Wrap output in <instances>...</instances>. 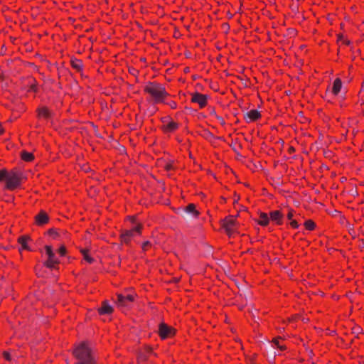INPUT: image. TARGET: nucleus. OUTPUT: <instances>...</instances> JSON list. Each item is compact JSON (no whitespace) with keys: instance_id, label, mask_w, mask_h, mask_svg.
Listing matches in <instances>:
<instances>
[{"instance_id":"obj_1","label":"nucleus","mask_w":364,"mask_h":364,"mask_svg":"<svg viewBox=\"0 0 364 364\" xmlns=\"http://www.w3.org/2000/svg\"><path fill=\"white\" fill-rule=\"evenodd\" d=\"M147 95L146 100L153 104H161L166 102V100L170 96L163 84L156 81L148 82L143 90Z\"/></svg>"},{"instance_id":"obj_2","label":"nucleus","mask_w":364,"mask_h":364,"mask_svg":"<svg viewBox=\"0 0 364 364\" xmlns=\"http://www.w3.org/2000/svg\"><path fill=\"white\" fill-rule=\"evenodd\" d=\"M77 363L82 364H95V358L89 343L84 341L78 344L73 350Z\"/></svg>"},{"instance_id":"obj_3","label":"nucleus","mask_w":364,"mask_h":364,"mask_svg":"<svg viewBox=\"0 0 364 364\" xmlns=\"http://www.w3.org/2000/svg\"><path fill=\"white\" fill-rule=\"evenodd\" d=\"M23 177L22 172L17 168L7 171L0 170V181L6 182V187L9 190H14L18 187Z\"/></svg>"},{"instance_id":"obj_4","label":"nucleus","mask_w":364,"mask_h":364,"mask_svg":"<svg viewBox=\"0 0 364 364\" xmlns=\"http://www.w3.org/2000/svg\"><path fill=\"white\" fill-rule=\"evenodd\" d=\"M142 226L141 224L136 225L135 227L130 230H125L122 232L120 235V238L122 242L125 244H129L131 240V238L134 236L135 234H141V230Z\"/></svg>"},{"instance_id":"obj_5","label":"nucleus","mask_w":364,"mask_h":364,"mask_svg":"<svg viewBox=\"0 0 364 364\" xmlns=\"http://www.w3.org/2000/svg\"><path fill=\"white\" fill-rule=\"evenodd\" d=\"M222 225L226 233L229 237H230L233 233L236 232L237 223L232 216H229L222 220Z\"/></svg>"},{"instance_id":"obj_6","label":"nucleus","mask_w":364,"mask_h":364,"mask_svg":"<svg viewBox=\"0 0 364 364\" xmlns=\"http://www.w3.org/2000/svg\"><path fill=\"white\" fill-rule=\"evenodd\" d=\"M208 99V95L196 92L191 94V102L198 104L199 109H203L207 106Z\"/></svg>"},{"instance_id":"obj_7","label":"nucleus","mask_w":364,"mask_h":364,"mask_svg":"<svg viewBox=\"0 0 364 364\" xmlns=\"http://www.w3.org/2000/svg\"><path fill=\"white\" fill-rule=\"evenodd\" d=\"M181 215L186 219L197 218L199 215L198 211L196 209V205L193 203L188 204L180 210Z\"/></svg>"},{"instance_id":"obj_8","label":"nucleus","mask_w":364,"mask_h":364,"mask_svg":"<svg viewBox=\"0 0 364 364\" xmlns=\"http://www.w3.org/2000/svg\"><path fill=\"white\" fill-rule=\"evenodd\" d=\"M136 294H129L127 295H123L122 294H118L117 304L119 307H128L129 303H132L134 300Z\"/></svg>"},{"instance_id":"obj_9","label":"nucleus","mask_w":364,"mask_h":364,"mask_svg":"<svg viewBox=\"0 0 364 364\" xmlns=\"http://www.w3.org/2000/svg\"><path fill=\"white\" fill-rule=\"evenodd\" d=\"M174 329L164 323H161L159 328V334L162 339L171 337L174 334Z\"/></svg>"},{"instance_id":"obj_10","label":"nucleus","mask_w":364,"mask_h":364,"mask_svg":"<svg viewBox=\"0 0 364 364\" xmlns=\"http://www.w3.org/2000/svg\"><path fill=\"white\" fill-rule=\"evenodd\" d=\"M36 112L39 119H48L52 117V112L46 106L38 107Z\"/></svg>"},{"instance_id":"obj_11","label":"nucleus","mask_w":364,"mask_h":364,"mask_svg":"<svg viewBox=\"0 0 364 364\" xmlns=\"http://www.w3.org/2000/svg\"><path fill=\"white\" fill-rule=\"evenodd\" d=\"M49 221L48 215L44 211L41 210L38 214L35 216V222L38 225H43Z\"/></svg>"},{"instance_id":"obj_12","label":"nucleus","mask_w":364,"mask_h":364,"mask_svg":"<svg viewBox=\"0 0 364 364\" xmlns=\"http://www.w3.org/2000/svg\"><path fill=\"white\" fill-rule=\"evenodd\" d=\"M262 117L260 112L257 109H251L247 112L245 117L247 122H255Z\"/></svg>"},{"instance_id":"obj_13","label":"nucleus","mask_w":364,"mask_h":364,"mask_svg":"<svg viewBox=\"0 0 364 364\" xmlns=\"http://www.w3.org/2000/svg\"><path fill=\"white\" fill-rule=\"evenodd\" d=\"M343 87V82L341 78L337 77L333 82L332 87L331 88V92L333 96H337Z\"/></svg>"},{"instance_id":"obj_14","label":"nucleus","mask_w":364,"mask_h":364,"mask_svg":"<svg viewBox=\"0 0 364 364\" xmlns=\"http://www.w3.org/2000/svg\"><path fill=\"white\" fill-rule=\"evenodd\" d=\"M245 165L253 171L263 170L264 167L260 161H244Z\"/></svg>"},{"instance_id":"obj_15","label":"nucleus","mask_w":364,"mask_h":364,"mask_svg":"<svg viewBox=\"0 0 364 364\" xmlns=\"http://www.w3.org/2000/svg\"><path fill=\"white\" fill-rule=\"evenodd\" d=\"M179 127V124L173 121H170L166 124H164L161 127L164 133H172L176 131Z\"/></svg>"},{"instance_id":"obj_16","label":"nucleus","mask_w":364,"mask_h":364,"mask_svg":"<svg viewBox=\"0 0 364 364\" xmlns=\"http://www.w3.org/2000/svg\"><path fill=\"white\" fill-rule=\"evenodd\" d=\"M28 92H33L34 93L38 92V84L36 78L33 77H30L28 78Z\"/></svg>"},{"instance_id":"obj_17","label":"nucleus","mask_w":364,"mask_h":364,"mask_svg":"<svg viewBox=\"0 0 364 364\" xmlns=\"http://www.w3.org/2000/svg\"><path fill=\"white\" fill-rule=\"evenodd\" d=\"M98 311L100 314H109L112 312L113 308L109 305L107 301H104L102 307H100Z\"/></svg>"},{"instance_id":"obj_18","label":"nucleus","mask_w":364,"mask_h":364,"mask_svg":"<svg viewBox=\"0 0 364 364\" xmlns=\"http://www.w3.org/2000/svg\"><path fill=\"white\" fill-rule=\"evenodd\" d=\"M71 67L75 69L77 72H81L83 69L82 61L77 58H72L70 60Z\"/></svg>"},{"instance_id":"obj_19","label":"nucleus","mask_w":364,"mask_h":364,"mask_svg":"<svg viewBox=\"0 0 364 364\" xmlns=\"http://www.w3.org/2000/svg\"><path fill=\"white\" fill-rule=\"evenodd\" d=\"M270 218L277 224L282 223V213L279 210H274L270 213Z\"/></svg>"},{"instance_id":"obj_20","label":"nucleus","mask_w":364,"mask_h":364,"mask_svg":"<svg viewBox=\"0 0 364 364\" xmlns=\"http://www.w3.org/2000/svg\"><path fill=\"white\" fill-rule=\"evenodd\" d=\"M269 218L267 213H262L259 215L258 223L262 226L267 225L269 223Z\"/></svg>"},{"instance_id":"obj_21","label":"nucleus","mask_w":364,"mask_h":364,"mask_svg":"<svg viewBox=\"0 0 364 364\" xmlns=\"http://www.w3.org/2000/svg\"><path fill=\"white\" fill-rule=\"evenodd\" d=\"M45 249H46V254H47L48 257V259H51L52 261L53 260H58L56 258L55 255L53 252L52 247L50 246L47 245V246L45 247Z\"/></svg>"},{"instance_id":"obj_22","label":"nucleus","mask_w":364,"mask_h":364,"mask_svg":"<svg viewBox=\"0 0 364 364\" xmlns=\"http://www.w3.org/2000/svg\"><path fill=\"white\" fill-rule=\"evenodd\" d=\"M28 240L29 237L27 236H22L18 238V242L21 245L23 249L29 250V247L26 243Z\"/></svg>"},{"instance_id":"obj_23","label":"nucleus","mask_w":364,"mask_h":364,"mask_svg":"<svg viewBox=\"0 0 364 364\" xmlns=\"http://www.w3.org/2000/svg\"><path fill=\"white\" fill-rule=\"evenodd\" d=\"M35 156L33 153L23 151L21 153V159H34Z\"/></svg>"},{"instance_id":"obj_24","label":"nucleus","mask_w":364,"mask_h":364,"mask_svg":"<svg viewBox=\"0 0 364 364\" xmlns=\"http://www.w3.org/2000/svg\"><path fill=\"white\" fill-rule=\"evenodd\" d=\"M59 263V260H51V259H48L45 263L44 264L50 268V269H53V268H55V265L58 264Z\"/></svg>"},{"instance_id":"obj_25","label":"nucleus","mask_w":364,"mask_h":364,"mask_svg":"<svg viewBox=\"0 0 364 364\" xmlns=\"http://www.w3.org/2000/svg\"><path fill=\"white\" fill-rule=\"evenodd\" d=\"M161 103L167 105L172 109H176L177 108V103L174 100H167V99H166V102H161Z\"/></svg>"},{"instance_id":"obj_26","label":"nucleus","mask_w":364,"mask_h":364,"mask_svg":"<svg viewBox=\"0 0 364 364\" xmlns=\"http://www.w3.org/2000/svg\"><path fill=\"white\" fill-rule=\"evenodd\" d=\"M307 230H311L315 228V223L312 220H306L304 223Z\"/></svg>"},{"instance_id":"obj_27","label":"nucleus","mask_w":364,"mask_h":364,"mask_svg":"<svg viewBox=\"0 0 364 364\" xmlns=\"http://www.w3.org/2000/svg\"><path fill=\"white\" fill-rule=\"evenodd\" d=\"M215 119H217L218 123L222 126H224L225 124V121L223 117L215 114Z\"/></svg>"},{"instance_id":"obj_28","label":"nucleus","mask_w":364,"mask_h":364,"mask_svg":"<svg viewBox=\"0 0 364 364\" xmlns=\"http://www.w3.org/2000/svg\"><path fill=\"white\" fill-rule=\"evenodd\" d=\"M77 166L82 171H85V172H87L90 170V167H87L86 164H77Z\"/></svg>"},{"instance_id":"obj_29","label":"nucleus","mask_w":364,"mask_h":364,"mask_svg":"<svg viewBox=\"0 0 364 364\" xmlns=\"http://www.w3.org/2000/svg\"><path fill=\"white\" fill-rule=\"evenodd\" d=\"M163 168H164L166 171H170L173 168L172 164L170 163H166L161 166Z\"/></svg>"},{"instance_id":"obj_30","label":"nucleus","mask_w":364,"mask_h":364,"mask_svg":"<svg viewBox=\"0 0 364 364\" xmlns=\"http://www.w3.org/2000/svg\"><path fill=\"white\" fill-rule=\"evenodd\" d=\"M58 252L61 256H64L66 252L65 247L63 246L60 247V249L58 250Z\"/></svg>"},{"instance_id":"obj_31","label":"nucleus","mask_w":364,"mask_h":364,"mask_svg":"<svg viewBox=\"0 0 364 364\" xmlns=\"http://www.w3.org/2000/svg\"><path fill=\"white\" fill-rule=\"evenodd\" d=\"M290 225L294 228H297L299 227L298 223L296 220H291Z\"/></svg>"},{"instance_id":"obj_32","label":"nucleus","mask_w":364,"mask_h":364,"mask_svg":"<svg viewBox=\"0 0 364 364\" xmlns=\"http://www.w3.org/2000/svg\"><path fill=\"white\" fill-rule=\"evenodd\" d=\"M3 355L5 359H6L7 360H11V355L8 352H4Z\"/></svg>"},{"instance_id":"obj_33","label":"nucleus","mask_w":364,"mask_h":364,"mask_svg":"<svg viewBox=\"0 0 364 364\" xmlns=\"http://www.w3.org/2000/svg\"><path fill=\"white\" fill-rule=\"evenodd\" d=\"M84 257L89 263H92L93 261V259L90 257L88 255H85Z\"/></svg>"},{"instance_id":"obj_34","label":"nucleus","mask_w":364,"mask_h":364,"mask_svg":"<svg viewBox=\"0 0 364 364\" xmlns=\"http://www.w3.org/2000/svg\"><path fill=\"white\" fill-rule=\"evenodd\" d=\"M294 214H293V211L292 210H289L288 214H287V218L289 220H291L292 217H293Z\"/></svg>"},{"instance_id":"obj_35","label":"nucleus","mask_w":364,"mask_h":364,"mask_svg":"<svg viewBox=\"0 0 364 364\" xmlns=\"http://www.w3.org/2000/svg\"><path fill=\"white\" fill-rule=\"evenodd\" d=\"M48 233L49 235H57V233H56V232H55V230H54V229H50V230L48 231Z\"/></svg>"},{"instance_id":"obj_36","label":"nucleus","mask_w":364,"mask_h":364,"mask_svg":"<svg viewBox=\"0 0 364 364\" xmlns=\"http://www.w3.org/2000/svg\"><path fill=\"white\" fill-rule=\"evenodd\" d=\"M149 245H150V242L149 241H146L144 243H143V245H142L143 250H145L146 247Z\"/></svg>"},{"instance_id":"obj_37","label":"nucleus","mask_w":364,"mask_h":364,"mask_svg":"<svg viewBox=\"0 0 364 364\" xmlns=\"http://www.w3.org/2000/svg\"><path fill=\"white\" fill-rule=\"evenodd\" d=\"M139 358L143 360H145L146 359V356L142 353L140 354Z\"/></svg>"},{"instance_id":"obj_38","label":"nucleus","mask_w":364,"mask_h":364,"mask_svg":"<svg viewBox=\"0 0 364 364\" xmlns=\"http://www.w3.org/2000/svg\"><path fill=\"white\" fill-rule=\"evenodd\" d=\"M274 343H276V345L278 346V348H279L281 350H283L284 349V346H281L279 345V343L277 341H274Z\"/></svg>"},{"instance_id":"obj_39","label":"nucleus","mask_w":364,"mask_h":364,"mask_svg":"<svg viewBox=\"0 0 364 364\" xmlns=\"http://www.w3.org/2000/svg\"><path fill=\"white\" fill-rule=\"evenodd\" d=\"M4 133V129L2 127L1 124H0V135H1Z\"/></svg>"},{"instance_id":"obj_40","label":"nucleus","mask_w":364,"mask_h":364,"mask_svg":"<svg viewBox=\"0 0 364 364\" xmlns=\"http://www.w3.org/2000/svg\"><path fill=\"white\" fill-rule=\"evenodd\" d=\"M81 252L82 253V255H84V257L85 256V255H87V250H81Z\"/></svg>"},{"instance_id":"obj_41","label":"nucleus","mask_w":364,"mask_h":364,"mask_svg":"<svg viewBox=\"0 0 364 364\" xmlns=\"http://www.w3.org/2000/svg\"><path fill=\"white\" fill-rule=\"evenodd\" d=\"M151 350H151V348H147V352H148V353H151Z\"/></svg>"},{"instance_id":"obj_42","label":"nucleus","mask_w":364,"mask_h":364,"mask_svg":"<svg viewBox=\"0 0 364 364\" xmlns=\"http://www.w3.org/2000/svg\"><path fill=\"white\" fill-rule=\"evenodd\" d=\"M76 364H82V363H77Z\"/></svg>"}]
</instances>
